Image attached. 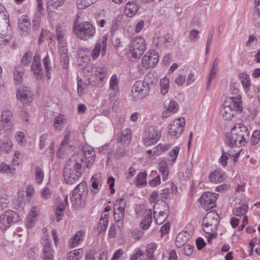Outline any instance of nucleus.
<instances>
[{
  "mask_svg": "<svg viewBox=\"0 0 260 260\" xmlns=\"http://www.w3.org/2000/svg\"><path fill=\"white\" fill-rule=\"evenodd\" d=\"M83 162L82 154H75L67 161L63 171L64 179L67 183L73 184L80 177Z\"/></svg>",
  "mask_w": 260,
  "mask_h": 260,
  "instance_id": "1",
  "label": "nucleus"
},
{
  "mask_svg": "<svg viewBox=\"0 0 260 260\" xmlns=\"http://www.w3.org/2000/svg\"><path fill=\"white\" fill-rule=\"evenodd\" d=\"M249 135L247 127L243 124L238 123L233 127L226 135L225 143L231 148L237 146H244L246 143V140Z\"/></svg>",
  "mask_w": 260,
  "mask_h": 260,
  "instance_id": "2",
  "label": "nucleus"
},
{
  "mask_svg": "<svg viewBox=\"0 0 260 260\" xmlns=\"http://www.w3.org/2000/svg\"><path fill=\"white\" fill-rule=\"evenodd\" d=\"M242 110L241 96L237 94L226 99L221 106L220 113L225 120H229L231 119L236 112H241Z\"/></svg>",
  "mask_w": 260,
  "mask_h": 260,
  "instance_id": "3",
  "label": "nucleus"
},
{
  "mask_svg": "<svg viewBox=\"0 0 260 260\" xmlns=\"http://www.w3.org/2000/svg\"><path fill=\"white\" fill-rule=\"evenodd\" d=\"M88 192L87 183L82 182L79 184L73 190L71 197V201L73 205L78 208L83 206L85 204V199Z\"/></svg>",
  "mask_w": 260,
  "mask_h": 260,
  "instance_id": "4",
  "label": "nucleus"
},
{
  "mask_svg": "<svg viewBox=\"0 0 260 260\" xmlns=\"http://www.w3.org/2000/svg\"><path fill=\"white\" fill-rule=\"evenodd\" d=\"M74 30L77 37L83 40H87L93 37L95 34V28L89 22H82L75 26Z\"/></svg>",
  "mask_w": 260,
  "mask_h": 260,
  "instance_id": "5",
  "label": "nucleus"
},
{
  "mask_svg": "<svg viewBox=\"0 0 260 260\" xmlns=\"http://www.w3.org/2000/svg\"><path fill=\"white\" fill-rule=\"evenodd\" d=\"M220 220L219 215L213 211L208 212L203 220V230L206 233L216 231Z\"/></svg>",
  "mask_w": 260,
  "mask_h": 260,
  "instance_id": "6",
  "label": "nucleus"
},
{
  "mask_svg": "<svg viewBox=\"0 0 260 260\" xmlns=\"http://www.w3.org/2000/svg\"><path fill=\"white\" fill-rule=\"evenodd\" d=\"M125 206L126 201L123 198L117 199L114 205V219L119 228L123 226Z\"/></svg>",
  "mask_w": 260,
  "mask_h": 260,
  "instance_id": "7",
  "label": "nucleus"
},
{
  "mask_svg": "<svg viewBox=\"0 0 260 260\" xmlns=\"http://www.w3.org/2000/svg\"><path fill=\"white\" fill-rule=\"evenodd\" d=\"M145 41L141 37L134 38L129 45V51L133 58L137 59L143 54L145 49Z\"/></svg>",
  "mask_w": 260,
  "mask_h": 260,
  "instance_id": "8",
  "label": "nucleus"
},
{
  "mask_svg": "<svg viewBox=\"0 0 260 260\" xmlns=\"http://www.w3.org/2000/svg\"><path fill=\"white\" fill-rule=\"evenodd\" d=\"M161 137V129L156 126H151L147 128L143 136V143L150 146L155 144Z\"/></svg>",
  "mask_w": 260,
  "mask_h": 260,
  "instance_id": "9",
  "label": "nucleus"
},
{
  "mask_svg": "<svg viewBox=\"0 0 260 260\" xmlns=\"http://www.w3.org/2000/svg\"><path fill=\"white\" fill-rule=\"evenodd\" d=\"M149 87L146 86L141 80L138 81L133 86L132 95L136 99H142L149 94Z\"/></svg>",
  "mask_w": 260,
  "mask_h": 260,
  "instance_id": "10",
  "label": "nucleus"
},
{
  "mask_svg": "<svg viewBox=\"0 0 260 260\" xmlns=\"http://www.w3.org/2000/svg\"><path fill=\"white\" fill-rule=\"evenodd\" d=\"M18 214L11 210H8L0 215V229L6 230L10 224L17 220Z\"/></svg>",
  "mask_w": 260,
  "mask_h": 260,
  "instance_id": "11",
  "label": "nucleus"
},
{
  "mask_svg": "<svg viewBox=\"0 0 260 260\" xmlns=\"http://www.w3.org/2000/svg\"><path fill=\"white\" fill-rule=\"evenodd\" d=\"M217 196V193L207 192L200 198L199 201L203 207L207 211L216 206Z\"/></svg>",
  "mask_w": 260,
  "mask_h": 260,
  "instance_id": "12",
  "label": "nucleus"
},
{
  "mask_svg": "<svg viewBox=\"0 0 260 260\" xmlns=\"http://www.w3.org/2000/svg\"><path fill=\"white\" fill-rule=\"evenodd\" d=\"M185 125V120L180 117L173 121L169 127V133L172 136L179 137L183 132Z\"/></svg>",
  "mask_w": 260,
  "mask_h": 260,
  "instance_id": "13",
  "label": "nucleus"
},
{
  "mask_svg": "<svg viewBox=\"0 0 260 260\" xmlns=\"http://www.w3.org/2000/svg\"><path fill=\"white\" fill-rule=\"evenodd\" d=\"M33 91L26 86H22L17 90V100L23 104H27L32 101Z\"/></svg>",
  "mask_w": 260,
  "mask_h": 260,
  "instance_id": "14",
  "label": "nucleus"
},
{
  "mask_svg": "<svg viewBox=\"0 0 260 260\" xmlns=\"http://www.w3.org/2000/svg\"><path fill=\"white\" fill-rule=\"evenodd\" d=\"M158 61V55L154 51L148 52L142 58V64L146 69L154 67Z\"/></svg>",
  "mask_w": 260,
  "mask_h": 260,
  "instance_id": "15",
  "label": "nucleus"
},
{
  "mask_svg": "<svg viewBox=\"0 0 260 260\" xmlns=\"http://www.w3.org/2000/svg\"><path fill=\"white\" fill-rule=\"evenodd\" d=\"M18 27L22 35H26L29 32L31 23L30 19L27 16H22L18 19Z\"/></svg>",
  "mask_w": 260,
  "mask_h": 260,
  "instance_id": "16",
  "label": "nucleus"
},
{
  "mask_svg": "<svg viewBox=\"0 0 260 260\" xmlns=\"http://www.w3.org/2000/svg\"><path fill=\"white\" fill-rule=\"evenodd\" d=\"M1 121L6 129H11L13 127V115L10 110H4L1 114Z\"/></svg>",
  "mask_w": 260,
  "mask_h": 260,
  "instance_id": "17",
  "label": "nucleus"
},
{
  "mask_svg": "<svg viewBox=\"0 0 260 260\" xmlns=\"http://www.w3.org/2000/svg\"><path fill=\"white\" fill-rule=\"evenodd\" d=\"M31 69L37 79L40 80L42 78L43 72L41 64L40 56L38 54H36L34 57Z\"/></svg>",
  "mask_w": 260,
  "mask_h": 260,
  "instance_id": "18",
  "label": "nucleus"
},
{
  "mask_svg": "<svg viewBox=\"0 0 260 260\" xmlns=\"http://www.w3.org/2000/svg\"><path fill=\"white\" fill-rule=\"evenodd\" d=\"M83 155L86 160V167L90 168L94 161L95 153L93 149L89 146H84L82 149Z\"/></svg>",
  "mask_w": 260,
  "mask_h": 260,
  "instance_id": "19",
  "label": "nucleus"
},
{
  "mask_svg": "<svg viewBox=\"0 0 260 260\" xmlns=\"http://www.w3.org/2000/svg\"><path fill=\"white\" fill-rule=\"evenodd\" d=\"M68 197L66 196L63 200L59 201V203L56 205L54 208L55 213L56 217V221L59 222L63 215V211L67 205H68Z\"/></svg>",
  "mask_w": 260,
  "mask_h": 260,
  "instance_id": "20",
  "label": "nucleus"
},
{
  "mask_svg": "<svg viewBox=\"0 0 260 260\" xmlns=\"http://www.w3.org/2000/svg\"><path fill=\"white\" fill-rule=\"evenodd\" d=\"M38 212V207L33 206L26 217L25 224L27 228H31L34 226L37 219Z\"/></svg>",
  "mask_w": 260,
  "mask_h": 260,
  "instance_id": "21",
  "label": "nucleus"
},
{
  "mask_svg": "<svg viewBox=\"0 0 260 260\" xmlns=\"http://www.w3.org/2000/svg\"><path fill=\"white\" fill-rule=\"evenodd\" d=\"M54 250L50 241L46 240L43 249V258L44 260H53Z\"/></svg>",
  "mask_w": 260,
  "mask_h": 260,
  "instance_id": "22",
  "label": "nucleus"
},
{
  "mask_svg": "<svg viewBox=\"0 0 260 260\" xmlns=\"http://www.w3.org/2000/svg\"><path fill=\"white\" fill-rule=\"evenodd\" d=\"M107 69L105 67H96L94 68V73L93 77L95 82H101L106 78Z\"/></svg>",
  "mask_w": 260,
  "mask_h": 260,
  "instance_id": "23",
  "label": "nucleus"
},
{
  "mask_svg": "<svg viewBox=\"0 0 260 260\" xmlns=\"http://www.w3.org/2000/svg\"><path fill=\"white\" fill-rule=\"evenodd\" d=\"M163 206L166 209L163 211H159L158 215H155L156 211H154V217L155 218V222L157 224H161L167 218L168 214L169 212V206L166 202L164 203Z\"/></svg>",
  "mask_w": 260,
  "mask_h": 260,
  "instance_id": "24",
  "label": "nucleus"
},
{
  "mask_svg": "<svg viewBox=\"0 0 260 260\" xmlns=\"http://www.w3.org/2000/svg\"><path fill=\"white\" fill-rule=\"evenodd\" d=\"M138 11V7L135 3L128 2L126 4L124 14L126 16L132 17L136 14Z\"/></svg>",
  "mask_w": 260,
  "mask_h": 260,
  "instance_id": "25",
  "label": "nucleus"
},
{
  "mask_svg": "<svg viewBox=\"0 0 260 260\" xmlns=\"http://www.w3.org/2000/svg\"><path fill=\"white\" fill-rule=\"evenodd\" d=\"M157 245L154 243H151L147 245L146 249V259L155 260L154 252L157 248Z\"/></svg>",
  "mask_w": 260,
  "mask_h": 260,
  "instance_id": "26",
  "label": "nucleus"
},
{
  "mask_svg": "<svg viewBox=\"0 0 260 260\" xmlns=\"http://www.w3.org/2000/svg\"><path fill=\"white\" fill-rule=\"evenodd\" d=\"M84 236V233L81 231H78L69 241V246L72 247H75L83 240Z\"/></svg>",
  "mask_w": 260,
  "mask_h": 260,
  "instance_id": "27",
  "label": "nucleus"
},
{
  "mask_svg": "<svg viewBox=\"0 0 260 260\" xmlns=\"http://www.w3.org/2000/svg\"><path fill=\"white\" fill-rule=\"evenodd\" d=\"M132 139L131 131L129 128L123 130L118 137V141L122 144H129Z\"/></svg>",
  "mask_w": 260,
  "mask_h": 260,
  "instance_id": "28",
  "label": "nucleus"
},
{
  "mask_svg": "<svg viewBox=\"0 0 260 260\" xmlns=\"http://www.w3.org/2000/svg\"><path fill=\"white\" fill-rule=\"evenodd\" d=\"M95 66L88 65L83 69V74L84 77L88 80L89 83H94V79L93 77L94 73V68Z\"/></svg>",
  "mask_w": 260,
  "mask_h": 260,
  "instance_id": "29",
  "label": "nucleus"
},
{
  "mask_svg": "<svg viewBox=\"0 0 260 260\" xmlns=\"http://www.w3.org/2000/svg\"><path fill=\"white\" fill-rule=\"evenodd\" d=\"M24 74V69L22 67L18 66L15 68L13 76L14 80L16 84H20L21 83Z\"/></svg>",
  "mask_w": 260,
  "mask_h": 260,
  "instance_id": "30",
  "label": "nucleus"
},
{
  "mask_svg": "<svg viewBox=\"0 0 260 260\" xmlns=\"http://www.w3.org/2000/svg\"><path fill=\"white\" fill-rule=\"evenodd\" d=\"M142 81L146 86L149 87V88L150 89L151 87L157 83V79L153 73L149 72L144 77L143 80Z\"/></svg>",
  "mask_w": 260,
  "mask_h": 260,
  "instance_id": "31",
  "label": "nucleus"
},
{
  "mask_svg": "<svg viewBox=\"0 0 260 260\" xmlns=\"http://www.w3.org/2000/svg\"><path fill=\"white\" fill-rule=\"evenodd\" d=\"M179 109L178 104L174 100H171L167 110L162 113V117L167 118L170 116V113H175Z\"/></svg>",
  "mask_w": 260,
  "mask_h": 260,
  "instance_id": "32",
  "label": "nucleus"
},
{
  "mask_svg": "<svg viewBox=\"0 0 260 260\" xmlns=\"http://www.w3.org/2000/svg\"><path fill=\"white\" fill-rule=\"evenodd\" d=\"M103 180L100 174H95L91 178L90 182L92 188L96 190L100 189L102 184Z\"/></svg>",
  "mask_w": 260,
  "mask_h": 260,
  "instance_id": "33",
  "label": "nucleus"
},
{
  "mask_svg": "<svg viewBox=\"0 0 260 260\" xmlns=\"http://www.w3.org/2000/svg\"><path fill=\"white\" fill-rule=\"evenodd\" d=\"M189 239L188 235L186 233H179L176 238V245L178 247H181L184 245Z\"/></svg>",
  "mask_w": 260,
  "mask_h": 260,
  "instance_id": "34",
  "label": "nucleus"
},
{
  "mask_svg": "<svg viewBox=\"0 0 260 260\" xmlns=\"http://www.w3.org/2000/svg\"><path fill=\"white\" fill-rule=\"evenodd\" d=\"M67 31V27L65 25L57 26L56 28V32L57 35V41L59 43H61Z\"/></svg>",
  "mask_w": 260,
  "mask_h": 260,
  "instance_id": "35",
  "label": "nucleus"
},
{
  "mask_svg": "<svg viewBox=\"0 0 260 260\" xmlns=\"http://www.w3.org/2000/svg\"><path fill=\"white\" fill-rule=\"evenodd\" d=\"M159 170L161 173L162 179L165 181L169 175V170L167 162L165 160H161L158 163Z\"/></svg>",
  "mask_w": 260,
  "mask_h": 260,
  "instance_id": "36",
  "label": "nucleus"
},
{
  "mask_svg": "<svg viewBox=\"0 0 260 260\" xmlns=\"http://www.w3.org/2000/svg\"><path fill=\"white\" fill-rule=\"evenodd\" d=\"M152 212L151 210L150 209L148 213L146 214L144 219L142 220V222L140 223L141 228L143 230L148 229L152 222Z\"/></svg>",
  "mask_w": 260,
  "mask_h": 260,
  "instance_id": "37",
  "label": "nucleus"
},
{
  "mask_svg": "<svg viewBox=\"0 0 260 260\" xmlns=\"http://www.w3.org/2000/svg\"><path fill=\"white\" fill-rule=\"evenodd\" d=\"M2 153H8L12 150L13 143L10 139L0 141Z\"/></svg>",
  "mask_w": 260,
  "mask_h": 260,
  "instance_id": "38",
  "label": "nucleus"
},
{
  "mask_svg": "<svg viewBox=\"0 0 260 260\" xmlns=\"http://www.w3.org/2000/svg\"><path fill=\"white\" fill-rule=\"evenodd\" d=\"M239 77L245 91L247 92L251 85L249 76L247 74L242 73L239 75Z\"/></svg>",
  "mask_w": 260,
  "mask_h": 260,
  "instance_id": "39",
  "label": "nucleus"
},
{
  "mask_svg": "<svg viewBox=\"0 0 260 260\" xmlns=\"http://www.w3.org/2000/svg\"><path fill=\"white\" fill-rule=\"evenodd\" d=\"M108 224V221L107 214H105L104 216L101 217L100 219L98 226V231L99 233H101L104 232L107 229Z\"/></svg>",
  "mask_w": 260,
  "mask_h": 260,
  "instance_id": "40",
  "label": "nucleus"
},
{
  "mask_svg": "<svg viewBox=\"0 0 260 260\" xmlns=\"http://www.w3.org/2000/svg\"><path fill=\"white\" fill-rule=\"evenodd\" d=\"M209 178L211 182L216 183H220L223 180V175L220 172L217 171L212 172L210 174Z\"/></svg>",
  "mask_w": 260,
  "mask_h": 260,
  "instance_id": "41",
  "label": "nucleus"
},
{
  "mask_svg": "<svg viewBox=\"0 0 260 260\" xmlns=\"http://www.w3.org/2000/svg\"><path fill=\"white\" fill-rule=\"evenodd\" d=\"M170 80L167 77H164L160 81V92L162 94H166L169 90Z\"/></svg>",
  "mask_w": 260,
  "mask_h": 260,
  "instance_id": "42",
  "label": "nucleus"
},
{
  "mask_svg": "<svg viewBox=\"0 0 260 260\" xmlns=\"http://www.w3.org/2000/svg\"><path fill=\"white\" fill-rule=\"evenodd\" d=\"M65 0H47V9L52 10L61 6Z\"/></svg>",
  "mask_w": 260,
  "mask_h": 260,
  "instance_id": "43",
  "label": "nucleus"
},
{
  "mask_svg": "<svg viewBox=\"0 0 260 260\" xmlns=\"http://www.w3.org/2000/svg\"><path fill=\"white\" fill-rule=\"evenodd\" d=\"M147 173L146 172L139 173L136 179V184L138 187H141L146 185Z\"/></svg>",
  "mask_w": 260,
  "mask_h": 260,
  "instance_id": "44",
  "label": "nucleus"
},
{
  "mask_svg": "<svg viewBox=\"0 0 260 260\" xmlns=\"http://www.w3.org/2000/svg\"><path fill=\"white\" fill-rule=\"evenodd\" d=\"M82 255L83 252L81 249H75L69 253L68 260H80Z\"/></svg>",
  "mask_w": 260,
  "mask_h": 260,
  "instance_id": "45",
  "label": "nucleus"
},
{
  "mask_svg": "<svg viewBox=\"0 0 260 260\" xmlns=\"http://www.w3.org/2000/svg\"><path fill=\"white\" fill-rule=\"evenodd\" d=\"M64 122V118L63 115H59L54 119V126L57 130H61L62 125Z\"/></svg>",
  "mask_w": 260,
  "mask_h": 260,
  "instance_id": "46",
  "label": "nucleus"
},
{
  "mask_svg": "<svg viewBox=\"0 0 260 260\" xmlns=\"http://www.w3.org/2000/svg\"><path fill=\"white\" fill-rule=\"evenodd\" d=\"M60 61L63 63L62 67L64 69H67L69 67V58L66 50H62L60 51Z\"/></svg>",
  "mask_w": 260,
  "mask_h": 260,
  "instance_id": "47",
  "label": "nucleus"
},
{
  "mask_svg": "<svg viewBox=\"0 0 260 260\" xmlns=\"http://www.w3.org/2000/svg\"><path fill=\"white\" fill-rule=\"evenodd\" d=\"M95 0H77V6L79 9L83 10L90 6Z\"/></svg>",
  "mask_w": 260,
  "mask_h": 260,
  "instance_id": "48",
  "label": "nucleus"
},
{
  "mask_svg": "<svg viewBox=\"0 0 260 260\" xmlns=\"http://www.w3.org/2000/svg\"><path fill=\"white\" fill-rule=\"evenodd\" d=\"M118 81L117 76L113 75L110 80V87L114 91L117 92L119 90Z\"/></svg>",
  "mask_w": 260,
  "mask_h": 260,
  "instance_id": "49",
  "label": "nucleus"
},
{
  "mask_svg": "<svg viewBox=\"0 0 260 260\" xmlns=\"http://www.w3.org/2000/svg\"><path fill=\"white\" fill-rule=\"evenodd\" d=\"M35 179L38 184H41L44 179V173L39 167L35 168Z\"/></svg>",
  "mask_w": 260,
  "mask_h": 260,
  "instance_id": "50",
  "label": "nucleus"
},
{
  "mask_svg": "<svg viewBox=\"0 0 260 260\" xmlns=\"http://www.w3.org/2000/svg\"><path fill=\"white\" fill-rule=\"evenodd\" d=\"M107 254L106 252L103 251L100 255L96 257L91 254L87 255L85 260H107Z\"/></svg>",
  "mask_w": 260,
  "mask_h": 260,
  "instance_id": "51",
  "label": "nucleus"
},
{
  "mask_svg": "<svg viewBox=\"0 0 260 260\" xmlns=\"http://www.w3.org/2000/svg\"><path fill=\"white\" fill-rule=\"evenodd\" d=\"M71 132L70 131H66L65 134L64 136V139L62 143H61L59 147V152L61 151L62 149H65L69 143V140L70 137Z\"/></svg>",
  "mask_w": 260,
  "mask_h": 260,
  "instance_id": "52",
  "label": "nucleus"
},
{
  "mask_svg": "<svg viewBox=\"0 0 260 260\" xmlns=\"http://www.w3.org/2000/svg\"><path fill=\"white\" fill-rule=\"evenodd\" d=\"M199 30L197 29H192L190 31L189 35L188 36V39L191 43H194L197 42L199 39Z\"/></svg>",
  "mask_w": 260,
  "mask_h": 260,
  "instance_id": "53",
  "label": "nucleus"
},
{
  "mask_svg": "<svg viewBox=\"0 0 260 260\" xmlns=\"http://www.w3.org/2000/svg\"><path fill=\"white\" fill-rule=\"evenodd\" d=\"M43 62L46 71V77L48 79H50L51 78V75L49 71L51 68L49 65L50 63V60L48 55H46L43 60Z\"/></svg>",
  "mask_w": 260,
  "mask_h": 260,
  "instance_id": "54",
  "label": "nucleus"
},
{
  "mask_svg": "<svg viewBox=\"0 0 260 260\" xmlns=\"http://www.w3.org/2000/svg\"><path fill=\"white\" fill-rule=\"evenodd\" d=\"M102 45H101V42H98L95 44L94 48L92 51V57L93 59H96L99 56L101 50H102Z\"/></svg>",
  "mask_w": 260,
  "mask_h": 260,
  "instance_id": "55",
  "label": "nucleus"
},
{
  "mask_svg": "<svg viewBox=\"0 0 260 260\" xmlns=\"http://www.w3.org/2000/svg\"><path fill=\"white\" fill-rule=\"evenodd\" d=\"M14 171L15 169L14 168L10 167L9 165L4 162L0 164V172H1L6 173L7 174H13Z\"/></svg>",
  "mask_w": 260,
  "mask_h": 260,
  "instance_id": "56",
  "label": "nucleus"
},
{
  "mask_svg": "<svg viewBox=\"0 0 260 260\" xmlns=\"http://www.w3.org/2000/svg\"><path fill=\"white\" fill-rule=\"evenodd\" d=\"M232 153L229 152H225L224 150L222 151V154L219 158V162L223 167H225L228 164V160L229 159V156H231Z\"/></svg>",
  "mask_w": 260,
  "mask_h": 260,
  "instance_id": "57",
  "label": "nucleus"
},
{
  "mask_svg": "<svg viewBox=\"0 0 260 260\" xmlns=\"http://www.w3.org/2000/svg\"><path fill=\"white\" fill-rule=\"evenodd\" d=\"M32 53L30 51L26 52L23 56L21 62L23 65L28 64L31 60Z\"/></svg>",
  "mask_w": 260,
  "mask_h": 260,
  "instance_id": "58",
  "label": "nucleus"
},
{
  "mask_svg": "<svg viewBox=\"0 0 260 260\" xmlns=\"http://www.w3.org/2000/svg\"><path fill=\"white\" fill-rule=\"evenodd\" d=\"M248 210V206L246 205H242L239 207H236L234 210V212L236 216H240L241 214H245Z\"/></svg>",
  "mask_w": 260,
  "mask_h": 260,
  "instance_id": "59",
  "label": "nucleus"
},
{
  "mask_svg": "<svg viewBox=\"0 0 260 260\" xmlns=\"http://www.w3.org/2000/svg\"><path fill=\"white\" fill-rule=\"evenodd\" d=\"M260 140V131L258 130L254 131L252 134L251 138V145L256 144Z\"/></svg>",
  "mask_w": 260,
  "mask_h": 260,
  "instance_id": "60",
  "label": "nucleus"
},
{
  "mask_svg": "<svg viewBox=\"0 0 260 260\" xmlns=\"http://www.w3.org/2000/svg\"><path fill=\"white\" fill-rule=\"evenodd\" d=\"M40 194L42 199L47 200L51 198L52 192L48 187H45L41 190Z\"/></svg>",
  "mask_w": 260,
  "mask_h": 260,
  "instance_id": "61",
  "label": "nucleus"
},
{
  "mask_svg": "<svg viewBox=\"0 0 260 260\" xmlns=\"http://www.w3.org/2000/svg\"><path fill=\"white\" fill-rule=\"evenodd\" d=\"M239 84L238 83L232 82L230 84V92L234 95H237L239 92Z\"/></svg>",
  "mask_w": 260,
  "mask_h": 260,
  "instance_id": "62",
  "label": "nucleus"
},
{
  "mask_svg": "<svg viewBox=\"0 0 260 260\" xmlns=\"http://www.w3.org/2000/svg\"><path fill=\"white\" fill-rule=\"evenodd\" d=\"M180 148L178 146L175 147L170 152V156L172 157V161L174 162L178 156Z\"/></svg>",
  "mask_w": 260,
  "mask_h": 260,
  "instance_id": "63",
  "label": "nucleus"
},
{
  "mask_svg": "<svg viewBox=\"0 0 260 260\" xmlns=\"http://www.w3.org/2000/svg\"><path fill=\"white\" fill-rule=\"evenodd\" d=\"M252 21L255 26L260 27V13L254 11L252 14Z\"/></svg>",
  "mask_w": 260,
  "mask_h": 260,
  "instance_id": "64",
  "label": "nucleus"
}]
</instances>
